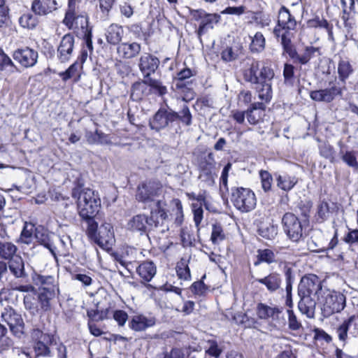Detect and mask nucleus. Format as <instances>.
I'll list each match as a JSON object with an SVG mask.
<instances>
[{
    "instance_id": "obj_40",
    "label": "nucleus",
    "mask_w": 358,
    "mask_h": 358,
    "mask_svg": "<svg viewBox=\"0 0 358 358\" xmlns=\"http://www.w3.org/2000/svg\"><path fill=\"white\" fill-rule=\"evenodd\" d=\"M175 114L176 116V120H180L186 126H189L192 124V116L189 107L186 104L183 105L182 108L178 113L175 112Z\"/></svg>"
},
{
    "instance_id": "obj_4",
    "label": "nucleus",
    "mask_w": 358,
    "mask_h": 358,
    "mask_svg": "<svg viewBox=\"0 0 358 358\" xmlns=\"http://www.w3.org/2000/svg\"><path fill=\"white\" fill-rule=\"evenodd\" d=\"M72 196L77 199L79 215L82 218L94 217L101 208V199L97 192L90 188H74Z\"/></svg>"
},
{
    "instance_id": "obj_47",
    "label": "nucleus",
    "mask_w": 358,
    "mask_h": 358,
    "mask_svg": "<svg viewBox=\"0 0 358 358\" xmlns=\"http://www.w3.org/2000/svg\"><path fill=\"white\" fill-rule=\"evenodd\" d=\"M259 234L264 238L272 240L278 234V228L273 225L262 227L259 229Z\"/></svg>"
},
{
    "instance_id": "obj_23",
    "label": "nucleus",
    "mask_w": 358,
    "mask_h": 358,
    "mask_svg": "<svg viewBox=\"0 0 358 358\" xmlns=\"http://www.w3.org/2000/svg\"><path fill=\"white\" fill-rule=\"evenodd\" d=\"M155 322L156 320L154 317H147L143 315H139L132 317L129 326L136 331H141L154 326Z\"/></svg>"
},
{
    "instance_id": "obj_57",
    "label": "nucleus",
    "mask_w": 358,
    "mask_h": 358,
    "mask_svg": "<svg viewBox=\"0 0 358 358\" xmlns=\"http://www.w3.org/2000/svg\"><path fill=\"white\" fill-rule=\"evenodd\" d=\"M245 113L248 122L252 125L257 124L262 117V111H255L248 108Z\"/></svg>"
},
{
    "instance_id": "obj_30",
    "label": "nucleus",
    "mask_w": 358,
    "mask_h": 358,
    "mask_svg": "<svg viewBox=\"0 0 358 358\" xmlns=\"http://www.w3.org/2000/svg\"><path fill=\"white\" fill-rule=\"evenodd\" d=\"M113 238V227L110 224H104L100 227L94 241L99 245L103 247L107 245Z\"/></svg>"
},
{
    "instance_id": "obj_5",
    "label": "nucleus",
    "mask_w": 358,
    "mask_h": 358,
    "mask_svg": "<svg viewBox=\"0 0 358 358\" xmlns=\"http://www.w3.org/2000/svg\"><path fill=\"white\" fill-rule=\"evenodd\" d=\"M345 296L341 292L324 290L319 300L322 305V315L324 317H329L334 313H340L345 306Z\"/></svg>"
},
{
    "instance_id": "obj_48",
    "label": "nucleus",
    "mask_w": 358,
    "mask_h": 358,
    "mask_svg": "<svg viewBox=\"0 0 358 358\" xmlns=\"http://www.w3.org/2000/svg\"><path fill=\"white\" fill-rule=\"evenodd\" d=\"M288 316V327L292 331H298L302 327L301 323L298 320L296 315L292 309L287 310Z\"/></svg>"
},
{
    "instance_id": "obj_3",
    "label": "nucleus",
    "mask_w": 358,
    "mask_h": 358,
    "mask_svg": "<svg viewBox=\"0 0 358 358\" xmlns=\"http://www.w3.org/2000/svg\"><path fill=\"white\" fill-rule=\"evenodd\" d=\"M274 72L271 68L263 66L259 69V62L252 60L250 66L243 71V78L246 82L255 85L259 98L268 102L272 98L271 80Z\"/></svg>"
},
{
    "instance_id": "obj_49",
    "label": "nucleus",
    "mask_w": 358,
    "mask_h": 358,
    "mask_svg": "<svg viewBox=\"0 0 358 358\" xmlns=\"http://www.w3.org/2000/svg\"><path fill=\"white\" fill-rule=\"evenodd\" d=\"M52 343H46L45 341H37L34 345V350L37 356H49L50 350L48 347Z\"/></svg>"
},
{
    "instance_id": "obj_21",
    "label": "nucleus",
    "mask_w": 358,
    "mask_h": 358,
    "mask_svg": "<svg viewBox=\"0 0 358 358\" xmlns=\"http://www.w3.org/2000/svg\"><path fill=\"white\" fill-rule=\"evenodd\" d=\"M137 274L145 282H150L157 273V267L152 261L142 262L136 268Z\"/></svg>"
},
{
    "instance_id": "obj_7",
    "label": "nucleus",
    "mask_w": 358,
    "mask_h": 358,
    "mask_svg": "<svg viewBox=\"0 0 358 358\" xmlns=\"http://www.w3.org/2000/svg\"><path fill=\"white\" fill-rule=\"evenodd\" d=\"M199 179L206 186L211 187L215 184L217 178L216 162L214 155L209 152L199 163Z\"/></svg>"
},
{
    "instance_id": "obj_42",
    "label": "nucleus",
    "mask_w": 358,
    "mask_h": 358,
    "mask_svg": "<svg viewBox=\"0 0 358 358\" xmlns=\"http://www.w3.org/2000/svg\"><path fill=\"white\" fill-rule=\"evenodd\" d=\"M342 160L350 167L357 169L358 161L357 159L356 152L355 151H340Z\"/></svg>"
},
{
    "instance_id": "obj_28",
    "label": "nucleus",
    "mask_w": 358,
    "mask_h": 358,
    "mask_svg": "<svg viewBox=\"0 0 358 358\" xmlns=\"http://www.w3.org/2000/svg\"><path fill=\"white\" fill-rule=\"evenodd\" d=\"M150 94V89L144 78L141 81L136 82L132 85L131 98L136 101L141 100L143 96Z\"/></svg>"
},
{
    "instance_id": "obj_18",
    "label": "nucleus",
    "mask_w": 358,
    "mask_h": 358,
    "mask_svg": "<svg viewBox=\"0 0 358 358\" xmlns=\"http://www.w3.org/2000/svg\"><path fill=\"white\" fill-rule=\"evenodd\" d=\"M57 3L55 0H34L31 10L38 15H45L57 9Z\"/></svg>"
},
{
    "instance_id": "obj_50",
    "label": "nucleus",
    "mask_w": 358,
    "mask_h": 358,
    "mask_svg": "<svg viewBox=\"0 0 358 358\" xmlns=\"http://www.w3.org/2000/svg\"><path fill=\"white\" fill-rule=\"evenodd\" d=\"M231 164L227 163V165L224 167V169L222 170L221 177L220 179V187L221 191L224 190L226 192H228V190H229L227 181H228L229 172L231 170Z\"/></svg>"
},
{
    "instance_id": "obj_16",
    "label": "nucleus",
    "mask_w": 358,
    "mask_h": 358,
    "mask_svg": "<svg viewBox=\"0 0 358 358\" xmlns=\"http://www.w3.org/2000/svg\"><path fill=\"white\" fill-rule=\"evenodd\" d=\"M159 64V61L156 57L145 53L140 57L138 66L143 77L145 78L155 72Z\"/></svg>"
},
{
    "instance_id": "obj_10",
    "label": "nucleus",
    "mask_w": 358,
    "mask_h": 358,
    "mask_svg": "<svg viewBox=\"0 0 358 358\" xmlns=\"http://www.w3.org/2000/svg\"><path fill=\"white\" fill-rule=\"evenodd\" d=\"M330 82L329 85L331 87L319 90H313L310 92V97L312 100L317 102L331 103L333 101L336 96H342L343 88L336 85L335 83Z\"/></svg>"
},
{
    "instance_id": "obj_37",
    "label": "nucleus",
    "mask_w": 358,
    "mask_h": 358,
    "mask_svg": "<svg viewBox=\"0 0 358 358\" xmlns=\"http://www.w3.org/2000/svg\"><path fill=\"white\" fill-rule=\"evenodd\" d=\"M189 259L182 258L177 264L176 272L178 278L185 280H189L191 278L190 269L188 266Z\"/></svg>"
},
{
    "instance_id": "obj_19",
    "label": "nucleus",
    "mask_w": 358,
    "mask_h": 358,
    "mask_svg": "<svg viewBox=\"0 0 358 358\" xmlns=\"http://www.w3.org/2000/svg\"><path fill=\"white\" fill-rule=\"evenodd\" d=\"M255 281L264 285L268 292H275L281 287L282 278L280 274L273 272L264 278L256 279Z\"/></svg>"
},
{
    "instance_id": "obj_51",
    "label": "nucleus",
    "mask_w": 358,
    "mask_h": 358,
    "mask_svg": "<svg viewBox=\"0 0 358 358\" xmlns=\"http://www.w3.org/2000/svg\"><path fill=\"white\" fill-rule=\"evenodd\" d=\"M262 187L264 192H268L271 189L273 178L271 175L266 171H261L259 173Z\"/></svg>"
},
{
    "instance_id": "obj_29",
    "label": "nucleus",
    "mask_w": 358,
    "mask_h": 358,
    "mask_svg": "<svg viewBox=\"0 0 358 358\" xmlns=\"http://www.w3.org/2000/svg\"><path fill=\"white\" fill-rule=\"evenodd\" d=\"M220 17L217 14H209L201 9L191 10L189 15V20L205 23L218 22Z\"/></svg>"
},
{
    "instance_id": "obj_15",
    "label": "nucleus",
    "mask_w": 358,
    "mask_h": 358,
    "mask_svg": "<svg viewBox=\"0 0 358 358\" xmlns=\"http://www.w3.org/2000/svg\"><path fill=\"white\" fill-rule=\"evenodd\" d=\"M74 45V38L71 34H66L62 38L57 48V57L62 62H68L72 55Z\"/></svg>"
},
{
    "instance_id": "obj_46",
    "label": "nucleus",
    "mask_w": 358,
    "mask_h": 358,
    "mask_svg": "<svg viewBox=\"0 0 358 358\" xmlns=\"http://www.w3.org/2000/svg\"><path fill=\"white\" fill-rule=\"evenodd\" d=\"M87 223V234L92 238L95 240L98 234V224L94 221V217L83 218Z\"/></svg>"
},
{
    "instance_id": "obj_13",
    "label": "nucleus",
    "mask_w": 358,
    "mask_h": 358,
    "mask_svg": "<svg viewBox=\"0 0 358 358\" xmlns=\"http://www.w3.org/2000/svg\"><path fill=\"white\" fill-rule=\"evenodd\" d=\"M161 192L159 185L155 182L144 183L138 186L136 199L142 202L154 201V198Z\"/></svg>"
},
{
    "instance_id": "obj_32",
    "label": "nucleus",
    "mask_w": 358,
    "mask_h": 358,
    "mask_svg": "<svg viewBox=\"0 0 358 358\" xmlns=\"http://www.w3.org/2000/svg\"><path fill=\"white\" fill-rule=\"evenodd\" d=\"M257 260L254 262L255 266H258L262 263L271 264L276 262L275 255L270 249H259L257 251Z\"/></svg>"
},
{
    "instance_id": "obj_63",
    "label": "nucleus",
    "mask_w": 358,
    "mask_h": 358,
    "mask_svg": "<svg viewBox=\"0 0 358 358\" xmlns=\"http://www.w3.org/2000/svg\"><path fill=\"white\" fill-rule=\"evenodd\" d=\"M77 71L78 64L77 62H75L73 64H71L65 71L59 73V75L60 77H62L64 81H66L67 80L74 76Z\"/></svg>"
},
{
    "instance_id": "obj_55",
    "label": "nucleus",
    "mask_w": 358,
    "mask_h": 358,
    "mask_svg": "<svg viewBox=\"0 0 358 358\" xmlns=\"http://www.w3.org/2000/svg\"><path fill=\"white\" fill-rule=\"evenodd\" d=\"M265 40L261 33H257L252 40L251 48L252 50L260 51L264 48Z\"/></svg>"
},
{
    "instance_id": "obj_52",
    "label": "nucleus",
    "mask_w": 358,
    "mask_h": 358,
    "mask_svg": "<svg viewBox=\"0 0 358 358\" xmlns=\"http://www.w3.org/2000/svg\"><path fill=\"white\" fill-rule=\"evenodd\" d=\"M192 292L196 295L203 296L207 292L208 287L202 280L194 282L190 287Z\"/></svg>"
},
{
    "instance_id": "obj_54",
    "label": "nucleus",
    "mask_w": 358,
    "mask_h": 358,
    "mask_svg": "<svg viewBox=\"0 0 358 358\" xmlns=\"http://www.w3.org/2000/svg\"><path fill=\"white\" fill-rule=\"evenodd\" d=\"M277 22H296L289 10L285 6H282L278 13Z\"/></svg>"
},
{
    "instance_id": "obj_62",
    "label": "nucleus",
    "mask_w": 358,
    "mask_h": 358,
    "mask_svg": "<svg viewBox=\"0 0 358 358\" xmlns=\"http://www.w3.org/2000/svg\"><path fill=\"white\" fill-rule=\"evenodd\" d=\"M208 343L210 346L206 350V353L210 356L218 358L222 353V350L218 347L217 343L215 341H209Z\"/></svg>"
},
{
    "instance_id": "obj_1",
    "label": "nucleus",
    "mask_w": 358,
    "mask_h": 358,
    "mask_svg": "<svg viewBox=\"0 0 358 358\" xmlns=\"http://www.w3.org/2000/svg\"><path fill=\"white\" fill-rule=\"evenodd\" d=\"M157 210H152L150 217L144 214H138L132 217L127 222V229L131 231L139 232L141 234L147 233L148 237L160 238L169 230L166 224L167 214L159 206L160 201L156 202Z\"/></svg>"
},
{
    "instance_id": "obj_27",
    "label": "nucleus",
    "mask_w": 358,
    "mask_h": 358,
    "mask_svg": "<svg viewBox=\"0 0 358 358\" xmlns=\"http://www.w3.org/2000/svg\"><path fill=\"white\" fill-rule=\"evenodd\" d=\"M141 51V45L137 43H122L117 48V53L125 59L136 57Z\"/></svg>"
},
{
    "instance_id": "obj_31",
    "label": "nucleus",
    "mask_w": 358,
    "mask_h": 358,
    "mask_svg": "<svg viewBox=\"0 0 358 358\" xmlns=\"http://www.w3.org/2000/svg\"><path fill=\"white\" fill-rule=\"evenodd\" d=\"M123 34V30L121 26L117 24H110L106 34L108 43L112 45H116L120 43Z\"/></svg>"
},
{
    "instance_id": "obj_34",
    "label": "nucleus",
    "mask_w": 358,
    "mask_h": 358,
    "mask_svg": "<svg viewBox=\"0 0 358 358\" xmlns=\"http://www.w3.org/2000/svg\"><path fill=\"white\" fill-rule=\"evenodd\" d=\"M17 247L11 242H0V257L3 259L9 260L15 256Z\"/></svg>"
},
{
    "instance_id": "obj_24",
    "label": "nucleus",
    "mask_w": 358,
    "mask_h": 358,
    "mask_svg": "<svg viewBox=\"0 0 358 358\" xmlns=\"http://www.w3.org/2000/svg\"><path fill=\"white\" fill-rule=\"evenodd\" d=\"M243 55V45L239 41L233 43L226 47L221 53L222 59L225 62H232Z\"/></svg>"
},
{
    "instance_id": "obj_8",
    "label": "nucleus",
    "mask_w": 358,
    "mask_h": 358,
    "mask_svg": "<svg viewBox=\"0 0 358 358\" xmlns=\"http://www.w3.org/2000/svg\"><path fill=\"white\" fill-rule=\"evenodd\" d=\"M287 24H276L273 29V34L277 38H280L284 52L288 54L292 59H296L298 53L291 43V38L294 34L292 30H294L296 24H291L292 26Z\"/></svg>"
},
{
    "instance_id": "obj_45",
    "label": "nucleus",
    "mask_w": 358,
    "mask_h": 358,
    "mask_svg": "<svg viewBox=\"0 0 358 358\" xmlns=\"http://www.w3.org/2000/svg\"><path fill=\"white\" fill-rule=\"evenodd\" d=\"M6 69L10 72H14L16 67L10 58L5 54L1 48H0V71H4Z\"/></svg>"
},
{
    "instance_id": "obj_25",
    "label": "nucleus",
    "mask_w": 358,
    "mask_h": 358,
    "mask_svg": "<svg viewBox=\"0 0 358 358\" xmlns=\"http://www.w3.org/2000/svg\"><path fill=\"white\" fill-rule=\"evenodd\" d=\"M55 296V286L44 287L41 289L38 295V301L41 309L47 311L50 308V300Z\"/></svg>"
},
{
    "instance_id": "obj_64",
    "label": "nucleus",
    "mask_w": 358,
    "mask_h": 358,
    "mask_svg": "<svg viewBox=\"0 0 358 358\" xmlns=\"http://www.w3.org/2000/svg\"><path fill=\"white\" fill-rule=\"evenodd\" d=\"M113 318L119 326H124L128 319L127 313L122 310H115L113 313Z\"/></svg>"
},
{
    "instance_id": "obj_20",
    "label": "nucleus",
    "mask_w": 358,
    "mask_h": 358,
    "mask_svg": "<svg viewBox=\"0 0 358 358\" xmlns=\"http://www.w3.org/2000/svg\"><path fill=\"white\" fill-rule=\"evenodd\" d=\"M282 313V308L277 306L272 307L262 303H259L257 306V316L262 320H268L270 318L273 320H276Z\"/></svg>"
},
{
    "instance_id": "obj_56",
    "label": "nucleus",
    "mask_w": 358,
    "mask_h": 358,
    "mask_svg": "<svg viewBox=\"0 0 358 358\" xmlns=\"http://www.w3.org/2000/svg\"><path fill=\"white\" fill-rule=\"evenodd\" d=\"M320 154L322 157L333 161L334 159V148L328 143H324L320 145Z\"/></svg>"
},
{
    "instance_id": "obj_41",
    "label": "nucleus",
    "mask_w": 358,
    "mask_h": 358,
    "mask_svg": "<svg viewBox=\"0 0 358 358\" xmlns=\"http://www.w3.org/2000/svg\"><path fill=\"white\" fill-rule=\"evenodd\" d=\"M195 75V71H193L192 69L189 68H185L180 71L176 78V87L177 89H182L185 87V83H183L187 78H191L192 76Z\"/></svg>"
},
{
    "instance_id": "obj_60",
    "label": "nucleus",
    "mask_w": 358,
    "mask_h": 358,
    "mask_svg": "<svg viewBox=\"0 0 358 358\" xmlns=\"http://www.w3.org/2000/svg\"><path fill=\"white\" fill-rule=\"evenodd\" d=\"M33 230L34 226H31V229H28L27 226H25L21 233L20 240L22 243L25 244H30L33 240Z\"/></svg>"
},
{
    "instance_id": "obj_35",
    "label": "nucleus",
    "mask_w": 358,
    "mask_h": 358,
    "mask_svg": "<svg viewBox=\"0 0 358 358\" xmlns=\"http://www.w3.org/2000/svg\"><path fill=\"white\" fill-rule=\"evenodd\" d=\"M138 251L137 249L132 247H126L122 251L119 262L126 266L127 264H130L132 262H135L138 257Z\"/></svg>"
},
{
    "instance_id": "obj_36",
    "label": "nucleus",
    "mask_w": 358,
    "mask_h": 358,
    "mask_svg": "<svg viewBox=\"0 0 358 358\" xmlns=\"http://www.w3.org/2000/svg\"><path fill=\"white\" fill-rule=\"evenodd\" d=\"M145 78L146 79L148 88L150 89V92H153L160 96L166 94V87L163 85L162 82L157 79L152 78L150 76L145 77Z\"/></svg>"
},
{
    "instance_id": "obj_53",
    "label": "nucleus",
    "mask_w": 358,
    "mask_h": 358,
    "mask_svg": "<svg viewBox=\"0 0 358 358\" xmlns=\"http://www.w3.org/2000/svg\"><path fill=\"white\" fill-rule=\"evenodd\" d=\"M108 309L104 310H88L87 316L94 321H101L107 318Z\"/></svg>"
},
{
    "instance_id": "obj_38",
    "label": "nucleus",
    "mask_w": 358,
    "mask_h": 358,
    "mask_svg": "<svg viewBox=\"0 0 358 358\" xmlns=\"http://www.w3.org/2000/svg\"><path fill=\"white\" fill-rule=\"evenodd\" d=\"M353 72V69L347 60H341L338 66V73L340 80L345 83L346 79Z\"/></svg>"
},
{
    "instance_id": "obj_26",
    "label": "nucleus",
    "mask_w": 358,
    "mask_h": 358,
    "mask_svg": "<svg viewBox=\"0 0 358 358\" xmlns=\"http://www.w3.org/2000/svg\"><path fill=\"white\" fill-rule=\"evenodd\" d=\"M34 237L41 245L48 248L56 259L57 247L54 245V239L51 238L43 229H36Z\"/></svg>"
},
{
    "instance_id": "obj_59",
    "label": "nucleus",
    "mask_w": 358,
    "mask_h": 358,
    "mask_svg": "<svg viewBox=\"0 0 358 358\" xmlns=\"http://www.w3.org/2000/svg\"><path fill=\"white\" fill-rule=\"evenodd\" d=\"M34 297L31 294H27L24 297V303L26 309L29 310L31 313L36 314L38 313L39 309L36 303L34 302Z\"/></svg>"
},
{
    "instance_id": "obj_14",
    "label": "nucleus",
    "mask_w": 358,
    "mask_h": 358,
    "mask_svg": "<svg viewBox=\"0 0 358 358\" xmlns=\"http://www.w3.org/2000/svg\"><path fill=\"white\" fill-rule=\"evenodd\" d=\"M38 56V52L29 48L17 49L13 52L14 59L26 68L34 66L37 62Z\"/></svg>"
},
{
    "instance_id": "obj_61",
    "label": "nucleus",
    "mask_w": 358,
    "mask_h": 358,
    "mask_svg": "<svg viewBox=\"0 0 358 358\" xmlns=\"http://www.w3.org/2000/svg\"><path fill=\"white\" fill-rule=\"evenodd\" d=\"M317 50V49L314 47H307L306 48L305 53L301 56L298 55V57H296V60L299 61V62L302 64H305L310 59L312 55Z\"/></svg>"
},
{
    "instance_id": "obj_33",
    "label": "nucleus",
    "mask_w": 358,
    "mask_h": 358,
    "mask_svg": "<svg viewBox=\"0 0 358 358\" xmlns=\"http://www.w3.org/2000/svg\"><path fill=\"white\" fill-rule=\"evenodd\" d=\"M277 186L281 189L288 192L298 182V179L294 176L287 174L279 175L276 179Z\"/></svg>"
},
{
    "instance_id": "obj_58",
    "label": "nucleus",
    "mask_w": 358,
    "mask_h": 358,
    "mask_svg": "<svg viewBox=\"0 0 358 358\" xmlns=\"http://www.w3.org/2000/svg\"><path fill=\"white\" fill-rule=\"evenodd\" d=\"M31 337L34 340L36 341V342L42 341L46 343H52L53 339L52 336L47 334H43L38 329L33 330L31 332Z\"/></svg>"
},
{
    "instance_id": "obj_22",
    "label": "nucleus",
    "mask_w": 358,
    "mask_h": 358,
    "mask_svg": "<svg viewBox=\"0 0 358 358\" xmlns=\"http://www.w3.org/2000/svg\"><path fill=\"white\" fill-rule=\"evenodd\" d=\"M7 268L16 278H24L27 276L24 269V262L22 257L15 255L8 260Z\"/></svg>"
},
{
    "instance_id": "obj_17",
    "label": "nucleus",
    "mask_w": 358,
    "mask_h": 358,
    "mask_svg": "<svg viewBox=\"0 0 358 358\" xmlns=\"http://www.w3.org/2000/svg\"><path fill=\"white\" fill-rule=\"evenodd\" d=\"M88 20L86 13H79L77 10L76 0H69L68 8L62 22H89Z\"/></svg>"
},
{
    "instance_id": "obj_6",
    "label": "nucleus",
    "mask_w": 358,
    "mask_h": 358,
    "mask_svg": "<svg viewBox=\"0 0 358 358\" xmlns=\"http://www.w3.org/2000/svg\"><path fill=\"white\" fill-rule=\"evenodd\" d=\"M231 201L236 209L243 213L251 211L257 203L255 193L251 189L244 187H233Z\"/></svg>"
},
{
    "instance_id": "obj_9",
    "label": "nucleus",
    "mask_w": 358,
    "mask_h": 358,
    "mask_svg": "<svg viewBox=\"0 0 358 358\" xmlns=\"http://www.w3.org/2000/svg\"><path fill=\"white\" fill-rule=\"evenodd\" d=\"M281 222L283 231L290 241L299 242L303 238L302 224L294 213H285Z\"/></svg>"
},
{
    "instance_id": "obj_2",
    "label": "nucleus",
    "mask_w": 358,
    "mask_h": 358,
    "mask_svg": "<svg viewBox=\"0 0 358 358\" xmlns=\"http://www.w3.org/2000/svg\"><path fill=\"white\" fill-rule=\"evenodd\" d=\"M324 291L321 281L317 275L303 276L298 286L299 310L308 317H313L317 301L320 300V296L322 295Z\"/></svg>"
},
{
    "instance_id": "obj_43",
    "label": "nucleus",
    "mask_w": 358,
    "mask_h": 358,
    "mask_svg": "<svg viewBox=\"0 0 358 358\" xmlns=\"http://www.w3.org/2000/svg\"><path fill=\"white\" fill-rule=\"evenodd\" d=\"M225 238L222 227L221 224L215 223L213 224L210 240L213 244H219Z\"/></svg>"
},
{
    "instance_id": "obj_39",
    "label": "nucleus",
    "mask_w": 358,
    "mask_h": 358,
    "mask_svg": "<svg viewBox=\"0 0 358 358\" xmlns=\"http://www.w3.org/2000/svg\"><path fill=\"white\" fill-rule=\"evenodd\" d=\"M355 320L354 315L350 317L347 320H345L336 329L338 338L341 341H345L348 337V331L350 327Z\"/></svg>"
},
{
    "instance_id": "obj_44",
    "label": "nucleus",
    "mask_w": 358,
    "mask_h": 358,
    "mask_svg": "<svg viewBox=\"0 0 358 358\" xmlns=\"http://www.w3.org/2000/svg\"><path fill=\"white\" fill-rule=\"evenodd\" d=\"M329 214V206L327 201H322L317 205L316 220L318 222H323L327 219Z\"/></svg>"
},
{
    "instance_id": "obj_12",
    "label": "nucleus",
    "mask_w": 358,
    "mask_h": 358,
    "mask_svg": "<svg viewBox=\"0 0 358 358\" xmlns=\"http://www.w3.org/2000/svg\"><path fill=\"white\" fill-rule=\"evenodd\" d=\"M1 318L8 324L10 329L13 333L17 334L22 331L24 326L23 320L21 315L12 308H5L1 313Z\"/></svg>"
},
{
    "instance_id": "obj_11",
    "label": "nucleus",
    "mask_w": 358,
    "mask_h": 358,
    "mask_svg": "<svg viewBox=\"0 0 358 358\" xmlns=\"http://www.w3.org/2000/svg\"><path fill=\"white\" fill-rule=\"evenodd\" d=\"M176 117L175 111L160 108L150 120L149 126L151 129L159 131L176 121Z\"/></svg>"
}]
</instances>
